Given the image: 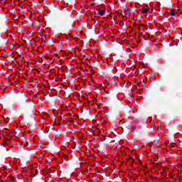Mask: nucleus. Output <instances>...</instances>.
<instances>
[{
  "label": "nucleus",
  "instance_id": "2",
  "mask_svg": "<svg viewBox=\"0 0 182 182\" xmlns=\"http://www.w3.org/2000/svg\"><path fill=\"white\" fill-rule=\"evenodd\" d=\"M176 14H177V11L176 10H171L170 15H171V16H174V15H176Z\"/></svg>",
  "mask_w": 182,
  "mask_h": 182
},
{
  "label": "nucleus",
  "instance_id": "1",
  "mask_svg": "<svg viewBox=\"0 0 182 182\" xmlns=\"http://www.w3.org/2000/svg\"><path fill=\"white\" fill-rule=\"evenodd\" d=\"M105 12H106V11H105V10H99L98 14H99V15H100L101 16H103V15H105Z\"/></svg>",
  "mask_w": 182,
  "mask_h": 182
},
{
  "label": "nucleus",
  "instance_id": "6",
  "mask_svg": "<svg viewBox=\"0 0 182 182\" xmlns=\"http://www.w3.org/2000/svg\"><path fill=\"white\" fill-rule=\"evenodd\" d=\"M94 100H97V99H96V98H95V99H94Z\"/></svg>",
  "mask_w": 182,
  "mask_h": 182
},
{
  "label": "nucleus",
  "instance_id": "3",
  "mask_svg": "<svg viewBox=\"0 0 182 182\" xmlns=\"http://www.w3.org/2000/svg\"><path fill=\"white\" fill-rule=\"evenodd\" d=\"M141 14H149V9H143L141 11Z\"/></svg>",
  "mask_w": 182,
  "mask_h": 182
},
{
  "label": "nucleus",
  "instance_id": "5",
  "mask_svg": "<svg viewBox=\"0 0 182 182\" xmlns=\"http://www.w3.org/2000/svg\"><path fill=\"white\" fill-rule=\"evenodd\" d=\"M136 128H132V130H135Z\"/></svg>",
  "mask_w": 182,
  "mask_h": 182
},
{
  "label": "nucleus",
  "instance_id": "4",
  "mask_svg": "<svg viewBox=\"0 0 182 182\" xmlns=\"http://www.w3.org/2000/svg\"><path fill=\"white\" fill-rule=\"evenodd\" d=\"M141 26H143L144 29L145 31H147L149 29V27L147 26V25L145 24H141Z\"/></svg>",
  "mask_w": 182,
  "mask_h": 182
}]
</instances>
